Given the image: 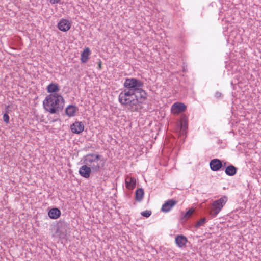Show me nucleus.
Here are the masks:
<instances>
[{
  "label": "nucleus",
  "mask_w": 261,
  "mask_h": 261,
  "mask_svg": "<svg viewBox=\"0 0 261 261\" xmlns=\"http://www.w3.org/2000/svg\"><path fill=\"white\" fill-rule=\"evenodd\" d=\"M171 109L174 110L175 113H179L185 111L186 106L182 103L176 102L173 105Z\"/></svg>",
  "instance_id": "15"
},
{
  "label": "nucleus",
  "mask_w": 261,
  "mask_h": 261,
  "mask_svg": "<svg viewBox=\"0 0 261 261\" xmlns=\"http://www.w3.org/2000/svg\"><path fill=\"white\" fill-rule=\"evenodd\" d=\"M177 203V201L174 199H171L167 200L163 204L161 211L163 212H168Z\"/></svg>",
  "instance_id": "6"
},
{
  "label": "nucleus",
  "mask_w": 261,
  "mask_h": 261,
  "mask_svg": "<svg viewBox=\"0 0 261 261\" xmlns=\"http://www.w3.org/2000/svg\"><path fill=\"white\" fill-rule=\"evenodd\" d=\"M144 83L136 78H126L123 84L125 88L122 91L118 96L119 102L126 101V98L132 96V94L138 90L140 88L143 87Z\"/></svg>",
  "instance_id": "3"
},
{
  "label": "nucleus",
  "mask_w": 261,
  "mask_h": 261,
  "mask_svg": "<svg viewBox=\"0 0 261 261\" xmlns=\"http://www.w3.org/2000/svg\"><path fill=\"white\" fill-rule=\"evenodd\" d=\"M215 96L217 98H220L222 97V94L221 92L217 91L215 93Z\"/></svg>",
  "instance_id": "25"
},
{
  "label": "nucleus",
  "mask_w": 261,
  "mask_h": 261,
  "mask_svg": "<svg viewBox=\"0 0 261 261\" xmlns=\"http://www.w3.org/2000/svg\"><path fill=\"white\" fill-rule=\"evenodd\" d=\"M210 166L213 171H219L222 168V161L218 159H213L210 162Z\"/></svg>",
  "instance_id": "8"
},
{
  "label": "nucleus",
  "mask_w": 261,
  "mask_h": 261,
  "mask_svg": "<svg viewBox=\"0 0 261 261\" xmlns=\"http://www.w3.org/2000/svg\"><path fill=\"white\" fill-rule=\"evenodd\" d=\"M48 216L53 219L58 218L61 215V211L58 208H53L48 213Z\"/></svg>",
  "instance_id": "17"
},
{
  "label": "nucleus",
  "mask_w": 261,
  "mask_h": 261,
  "mask_svg": "<svg viewBox=\"0 0 261 261\" xmlns=\"http://www.w3.org/2000/svg\"><path fill=\"white\" fill-rule=\"evenodd\" d=\"M141 214L142 216L148 218L151 215V211L147 210L141 212Z\"/></svg>",
  "instance_id": "23"
},
{
  "label": "nucleus",
  "mask_w": 261,
  "mask_h": 261,
  "mask_svg": "<svg viewBox=\"0 0 261 261\" xmlns=\"http://www.w3.org/2000/svg\"><path fill=\"white\" fill-rule=\"evenodd\" d=\"M70 128L72 133L79 134L84 130V125L81 122L75 121L71 125Z\"/></svg>",
  "instance_id": "9"
},
{
  "label": "nucleus",
  "mask_w": 261,
  "mask_h": 261,
  "mask_svg": "<svg viewBox=\"0 0 261 261\" xmlns=\"http://www.w3.org/2000/svg\"><path fill=\"white\" fill-rule=\"evenodd\" d=\"M3 120L6 123H8L9 122V116L7 114V111H6V113L3 115Z\"/></svg>",
  "instance_id": "24"
},
{
  "label": "nucleus",
  "mask_w": 261,
  "mask_h": 261,
  "mask_svg": "<svg viewBox=\"0 0 261 261\" xmlns=\"http://www.w3.org/2000/svg\"><path fill=\"white\" fill-rule=\"evenodd\" d=\"M144 190L143 188H140L136 190L135 192V198L136 200L139 202H140L144 196Z\"/></svg>",
  "instance_id": "20"
},
{
  "label": "nucleus",
  "mask_w": 261,
  "mask_h": 261,
  "mask_svg": "<svg viewBox=\"0 0 261 261\" xmlns=\"http://www.w3.org/2000/svg\"><path fill=\"white\" fill-rule=\"evenodd\" d=\"M99 67L100 68L101 67V64H100V63H99Z\"/></svg>",
  "instance_id": "28"
},
{
  "label": "nucleus",
  "mask_w": 261,
  "mask_h": 261,
  "mask_svg": "<svg viewBox=\"0 0 261 261\" xmlns=\"http://www.w3.org/2000/svg\"><path fill=\"white\" fill-rule=\"evenodd\" d=\"M78 108L74 105H69L65 109V113L69 117H72L78 111Z\"/></svg>",
  "instance_id": "16"
},
{
  "label": "nucleus",
  "mask_w": 261,
  "mask_h": 261,
  "mask_svg": "<svg viewBox=\"0 0 261 261\" xmlns=\"http://www.w3.org/2000/svg\"><path fill=\"white\" fill-rule=\"evenodd\" d=\"M194 212V210L193 208H190L182 217V219L186 221L188 219L190 218Z\"/></svg>",
  "instance_id": "21"
},
{
  "label": "nucleus",
  "mask_w": 261,
  "mask_h": 261,
  "mask_svg": "<svg viewBox=\"0 0 261 261\" xmlns=\"http://www.w3.org/2000/svg\"><path fill=\"white\" fill-rule=\"evenodd\" d=\"M237 168L232 165H229L227 166L225 170V172L226 175L232 176H234L237 172Z\"/></svg>",
  "instance_id": "18"
},
{
  "label": "nucleus",
  "mask_w": 261,
  "mask_h": 261,
  "mask_svg": "<svg viewBox=\"0 0 261 261\" xmlns=\"http://www.w3.org/2000/svg\"><path fill=\"white\" fill-rule=\"evenodd\" d=\"M227 201V197L223 196L220 199L214 201L212 203L211 210L210 212V215L212 218H215L221 211L222 207L224 206Z\"/></svg>",
  "instance_id": "5"
},
{
  "label": "nucleus",
  "mask_w": 261,
  "mask_h": 261,
  "mask_svg": "<svg viewBox=\"0 0 261 261\" xmlns=\"http://www.w3.org/2000/svg\"><path fill=\"white\" fill-rule=\"evenodd\" d=\"M227 164H228L227 162L222 161V168L223 167L226 168L227 167L226 166H227Z\"/></svg>",
  "instance_id": "27"
},
{
  "label": "nucleus",
  "mask_w": 261,
  "mask_h": 261,
  "mask_svg": "<svg viewBox=\"0 0 261 261\" xmlns=\"http://www.w3.org/2000/svg\"><path fill=\"white\" fill-rule=\"evenodd\" d=\"M181 133L184 134L188 128V118L185 115H182L180 119Z\"/></svg>",
  "instance_id": "13"
},
{
  "label": "nucleus",
  "mask_w": 261,
  "mask_h": 261,
  "mask_svg": "<svg viewBox=\"0 0 261 261\" xmlns=\"http://www.w3.org/2000/svg\"><path fill=\"white\" fill-rule=\"evenodd\" d=\"M46 90L50 94L58 93L60 91V86L58 84L52 82L47 86Z\"/></svg>",
  "instance_id": "12"
},
{
  "label": "nucleus",
  "mask_w": 261,
  "mask_h": 261,
  "mask_svg": "<svg viewBox=\"0 0 261 261\" xmlns=\"http://www.w3.org/2000/svg\"><path fill=\"white\" fill-rule=\"evenodd\" d=\"M65 100L60 94H50L47 95L43 102L45 110L51 114H59L62 111L64 106Z\"/></svg>",
  "instance_id": "1"
},
{
  "label": "nucleus",
  "mask_w": 261,
  "mask_h": 261,
  "mask_svg": "<svg viewBox=\"0 0 261 261\" xmlns=\"http://www.w3.org/2000/svg\"><path fill=\"white\" fill-rule=\"evenodd\" d=\"M60 1V0H50V2L52 4L59 3Z\"/></svg>",
  "instance_id": "26"
},
{
  "label": "nucleus",
  "mask_w": 261,
  "mask_h": 261,
  "mask_svg": "<svg viewBox=\"0 0 261 261\" xmlns=\"http://www.w3.org/2000/svg\"><path fill=\"white\" fill-rule=\"evenodd\" d=\"M58 29L63 32H66L71 28L69 21L65 19H62L58 24Z\"/></svg>",
  "instance_id": "10"
},
{
  "label": "nucleus",
  "mask_w": 261,
  "mask_h": 261,
  "mask_svg": "<svg viewBox=\"0 0 261 261\" xmlns=\"http://www.w3.org/2000/svg\"><path fill=\"white\" fill-rule=\"evenodd\" d=\"M90 53V50L88 47H86L84 49L81 55V61L82 63H85L87 62Z\"/></svg>",
  "instance_id": "19"
},
{
  "label": "nucleus",
  "mask_w": 261,
  "mask_h": 261,
  "mask_svg": "<svg viewBox=\"0 0 261 261\" xmlns=\"http://www.w3.org/2000/svg\"><path fill=\"white\" fill-rule=\"evenodd\" d=\"M126 187L129 190H133L136 185V180L134 177L127 176L125 179Z\"/></svg>",
  "instance_id": "14"
},
{
  "label": "nucleus",
  "mask_w": 261,
  "mask_h": 261,
  "mask_svg": "<svg viewBox=\"0 0 261 261\" xmlns=\"http://www.w3.org/2000/svg\"><path fill=\"white\" fill-rule=\"evenodd\" d=\"M92 169L90 167L88 166L87 164H84L79 169V174L80 175L84 178H88L90 176Z\"/></svg>",
  "instance_id": "7"
},
{
  "label": "nucleus",
  "mask_w": 261,
  "mask_h": 261,
  "mask_svg": "<svg viewBox=\"0 0 261 261\" xmlns=\"http://www.w3.org/2000/svg\"><path fill=\"white\" fill-rule=\"evenodd\" d=\"M83 163L87 164L93 172H97L105 165L106 160L98 154L89 153L83 158Z\"/></svg>",
  "instance_id": "4"
},
{
  "label": "nucleus",
  "mask_w": 261,
  "mask_h": 261,
  "mask_svg": "<svg viewBox=\"0 0 261 261\" xmlns=\"http://www.w3.org/2000/svg\"><path fill=\"white\" fill-rule=\"evenodd\" d=\"M147 96V92L141 87L134 92L131 97L126 98V101H123L120 103L122 106L127 107L132 112L138 111L142 108L141 105L145 103Z\"/></svg>",
  "instance_id": "2"
},
{
  "label": "nucleus",
  "mask_w": 261,
  "mask_h": 261,
  "mask_svg": "<svg viewBox=\"0 0 261 261\" xmlns=\"http://www.w3.org/2000/svg\"><path fill=\"white\" fill-rule=\"evenodd\" d=\"M187 242V238L184 235H177L175 237L176 244L180 248L185 247Z\"/></svg>",
  "instance_id": "11"
},
{
  "label": "nucleus",
  "mask_w": 261,
  "mask_h": 261,
  "mask_svg": "<svg viewBox=\"0 0 261 261\" xmlns=\"http://www.w3.org/2000/svg\"><path fill=\"white\" fill-rule=\"evenodd\" d=\"M206 222V219L205 217L203 218L196 222V223L195 224V227L198 228L201 226L204 225Z\"/></svg>",
  "instance_id": "22"
}]
</instances>
